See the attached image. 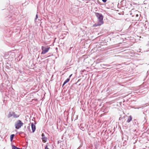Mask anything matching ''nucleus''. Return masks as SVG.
Returning <instances> with one entry per match:
<instances>
[{
	"label": "nucleus",
	"mask_w": 149,
	"mask_h": 149,
	"mask_svg": "<svg viewBox=\"0 0 149 149\" xmlns=\"http://www.w3.org/2000/svg\"><path fill=\"white\" fill-rule=\"evenodd\" d=\"M95 15L98 18V23L95 24V26H100L103 24V16L101 14L95 13Z\"/></svg>",
	"instance_id": "f257e3e1"
},
{
	"label": "nucleus",
	"mask_w": 149,
	"mask_h": 149,
	"mask_svg": "<svg viewBox=\"0 0 149 149\" xmlns=\"http://www.w3.org/2000/svg\"><path fill=\"white\" fill-rule=\"evenodd\" d=\"M23 123L21 120H18L15 123V127L16 129H19L23 125Z\"/></svg>",
	"instance_id": "f03ea898"
},
{
	"label": "nucleus",
	"mask_w": 149,
	"mask_h": 149,
	"mask_svg": "<svg viewBox=\"0 0 149 149\" xmlns=\"http://www.w3.org/2000/svg\"><path fill=\"white\" fill-rule=\"evenodd\" d=\"M20 116L19 114H16L14 111L10 112L7 116L9 118L13 116L14 118H18Z\"/></svg>",
	"instance_id": "7ed1b4c3"
},
{
	"label": "nucleus",
	"mask_w": 149,
	"mask_h": 149,
	"mask_svg": "<svg viewBox=\"0 0 149 149\" xmlns=\"http://www.w3.org/2000/svg\"><path fill=\"white\" fill-rule=\"evenodd\" d=\"M50 48L49 47L46 48L45 46H42L41 49L42 51L41 54H44L49 51Z\"/></svg>",
	"instance_id": "20e7f679"
},
{
	"label": "nucleus",
	"mask_w": 149,
	"mask_h": 149,
	"mask_svg": "<svg viewBox=\"0 0 149 149\" xmlns=\"http://www.w3.org/2000/svg\"><path fill=\"white\" fill-rule=\"evenodd\" d=\"M144 4H142V5L140 4H138V6H139V9L140 8H143V9H144V8H146V7H145V4H149V0H145L144 2Z\"/></svg>",
	"instance_id": "39448f33"
},
{
	"label": "nucleus",
	"mask_w": 149,
	"mask_h": 149,
	"mask_svg": "<svg viewBox=\"0 0 149 149\" xmlns=\"http://www.w3.org/2000/svg\"><path fill=\"white\" fill-rule=\"evenodd\" d=\"M19 6L20 5H19V4L16 3L13 6L9 5V8L10 9H18L19 8Z\"/></svg>",
	"instance_id": "423d86ee"
},
{
	"label": "nucleus",
	"mask_w": 149,
	"mask_h": 149,
	"mask_svg": "<svg viewBox=\"0 0 149 149\" xmlns=\"http://www.w3.org/2000/svg\"><path fill=\"white\" fill-rule=\"evenodd\" d=\"M31 128L33 132H34L36 130V127L33 123H31Z\"/></svg>",
	"instance_id": "0eeeda50"
},
{
	"label": "nucleus",
	"mask_w": 149,
	"mask_h": 149,
	"mask_svg": "<svg viewBox=\"0 0 149 149\" xmlns=\"http://www.w3.org/2000/svg\"><path fill=\"white\" fill-rule=\"evenodd\" d=\"M132 120V117L131 116H130L128 118L127 120V122L128 123H130Z\"/></svg>",
	"instance_id": "6e6552de"
},
{
	"label": "nucleus",
	"mask_w": 149,
	"mask_h": 149,
	"mask_svg": "<svg viewBox=\"0 0 149 149\" xmlns=\"http://www.w3.org/2000/svg\"><path fill=\"white\" fill-rule=\"evenodd\" d=\"M70 78H68L66 79L64 81L63 84L62 85V86H63L65 84L68 83L70 81Z\"/></svg>",
	"instance_id": "1a4fd4ad"
},
{
	"label": "nucleus",
	"mask_w": 149,
	"mask_h": 149,
	"mask_svg": "<svg viewBox=\"0 0 149 149\" xmlns=\"http://www.w3.org/2000/svg\"><path fill=\"white\" fill-rule=\"evenodd\" d=\"M12 149H24L22 148H20L16 147L14 145H12Z\"/></svg>",
	"instance_id": "9d476101"
},
{
	"label": "nucleus",
	"mask_w": 149,
	"mask_h": 149,
	"mask_svg": "<svg viewBox=\"0 0 149 149\" xmlns=\"http://www.w3.org/2000/svg\"><path fill=\"white\" fill-rule=\"evenodd\" d=\"M42 139L46 141L47 140V138L44 137L45 136L44 134H42Z\"/></svg>",
	"instance_id": "9b49d317"
},
{
	"label": "nucleus",
	"mask_w": 149,
	"mask_h": 149,
	"mask_svg": "<svg viewBox=\"0 0 149 149\" xmlns=\"http://www.w3.org/2000/svg\"><path fill=\"white\" fill-rule=\"evenodd\" d=\"M14 136H15V135L14 134H11L10 136V140L11 141H12V140L13 139V138H14Z\"/></svg>",
	"instance_id": "f8f14e48"
},
{
	"label": "nucleus",
	"mask_w": 149,
	"mask_h": 149,
	"mask_svg": "<svg viewBox=\"0 0 149 149\" xmlns=\"http://www.w3.org/2000/svg\"><path fill=\"white\" fill-rule=\"evenodd\" d=\"M37 13H38V12H37V14L36 15V18L35 19V22H36V19L38 18V14H37Z\"/></svg>",
	"instance_id": "ddd939ff"
},
{
	"label": "nucleus",
	"mask_w": 149,
	"mask_h": 149,
	"mask_svg": "<svg viewBox=\"0 0 149 149\" xmlns=\"http://www.w3.org/2000/svg\"><path fill=\"white\" fill-rule=\"evenodd\" d=\"M120 65V64H114L113 65L114 66V67H115L116 66H117L118 65Z\"/></svg>",
	"instance_id": "4468645a"
},
{
	"label": "nucleus",
	"mask_w": 149,
	"mask_h": 149,
	"mask_svg": "<svg viewBox=\"0 0 149 149\" xmlns=\"http://www.w3.org/2000/svg\"><path fill=\"white\" fill-rule=\"evenodd\" d=\"M45 149H49L47 147V145H46V146H45Z\"/></svg>",
	"instance_id": "2eb2a0df"
},
{
	"label": "nucleus",
	"mask_w": 149,
	"mask_h": 149,
	"mask_svg": "<svg viewBox=\"0 0 149 149\" xmlns=\"http://www.w3.org/2000/svg\"><path fill=\"white\" fill-rule=\"evenodd\" d=\"M102 0V1L104 2V3H105L106 2V1H107V0Z\"/></svg>",
	"instance_id": "dca6fc26"
},
{
	"label": "nucleus",
	"mask_w": 149,
	"mask_h": 149,
	"mask_svg": "<svg viewBox=\"0 0 149 149\" xmlns=\"http://www.w3.org/2000/svg\"><path fill=\"white\" fill-rule=\"evenodd\" d=\"M24 132H19V134L20 135V134H24Z\"/></svg>",
	"instance_id": "f3484780"
},
{
	"label": "nucleus",
	"mask_w": 149,
	"mask_h": 149,
	"mask_svg": "<svg viewBox=\"0 0 149 149\" xmlns=\"http://www.w3.org/2000/svg\"><path fill=\"white\" fill-rule=\"evenodd\" d=\"M27 129H29L30 130V126H28L27 127Z\"/></svg>",
	"instance_id": "a211bd4d"
},
{
	"label": "nucleus",
	"mask_w": 149,
	"mask_h": 149,
	"mask_svg": "<svg viewBox=\"0 0 149 149\" xmlns=\"http://www.w3.org/2000/svg\"><path fill=\"white\" fill-rule=\"evenodd\" d=\"M107 65V66H110V65Z\"/></svg>",
	"instance_id": "6ab92c4d"
},
{
	"label": "nucleus",
	"mask_w": 149,
	"mask_h": 149,
	"mask_svg": "<svg viewBox=\"0 0 149 149\" xmlns=\"http://www.w3.org/2000/svg\"><path fill=\"white\" fill-rule=\"evenodd\" d=\"M72 74H71V75H70L69 77V78L70 79V78L71 77V76H72Z\"/></svg>",
	"instance_id": "aec40b11"
},
{
	"label": "nucleus",
	"mask_w": 149,
	"mask_h": 149,
	"mask_svg": "<svg viewBox=\"0 0 149 149\" xmlns=\"http://www.w3.org/2000/svg\"><path fill=\"white\" fill-rule=\"evenodd\" d=\"M84 0V1H89V0Z\"/></svg>",
	"instance_id": "412c9836"
},
{
	"label": "nucleus",
	"mask_w": 149,
	"mask_h": 149,
	"mask_svg": "<svg viewBox=\"0 0 149 149\" xmlns=\"http://www.w3.org/2000/svg\"><path fill=\"white\" fill-rule=\"evenodd\" d=\"M116 10V11H117V12H118V10Z\"/></svg>",
	"instance_id": "4be33fe9"
},
{
	"label": "nucleus",
	"mask_w": 149,
	"mask_h": 149,
	"mask_svg": "<svg viewBox=\"0 0 149 149\" xmlns=\"http://www.w3.org/2000/svg\"><path fill=\"white\" fill-rule=\"evenodd\" d=\"M118 13L119 15H121V14H120V13Z\"/></svg>",
	"instance_id": "5701e85b"
},
{
	"label": "nucleus",
	"mask_w": 149,
	"mask_h": 149,
	"mask_svg": "<svg viewBox=\"0 0 149 149\" xmlns=\"http://www.w3.org/2000/svg\"><path fill=\"white\" fill-rule=\"evenodd\" d=\"M72 48V47H71L70 49V50L71 49V48Z\"/></svg>",
	"instance_id": "b1692460"
}]
</instances>
